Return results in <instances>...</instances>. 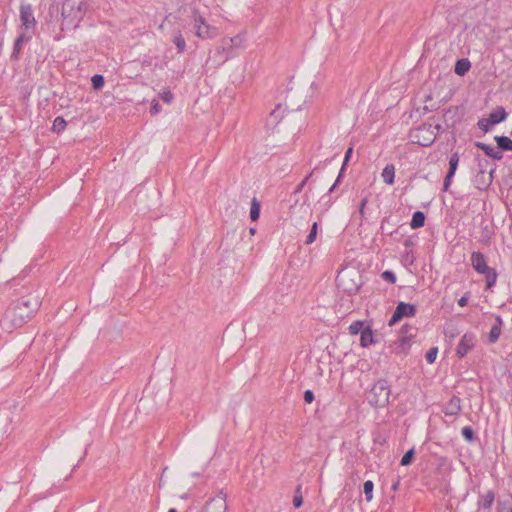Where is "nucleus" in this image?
Wrapping results in <instances>:
<instances>
[{
    "label": "nucleus",
    "instance_id": "1",
    "mask_svg": "<svg viewBox=\"0 0 512 512\" xmlns=\"http://www.w3.org/2000/svg\"><path fill=\"white\" fill-rule=\"evenodd\" d=\"M40 306V295L34 293H29L12 302L1 320L2 329L10 333L23 326L34 316Z\"/></svg>",
    "mask_w": 512,
    "mask_h": 512
},
{
    "label": "nucleus",
    "instance_id": "2",
    "mask_svg": "<svg viewBox=\"0 0 512 512\" xmlns=\"http://www.w3.org/2000/svg\"><path fill=\"white\" fill-rule=\"evenodd\" d=\"M442 130L443 128L440 124L433 125L431 123H424L411 133V137L414 143L428 147L435 142L437 135Z\"/></svg>",
    "mask_w": 512,
    "mask_h": 512
},
{
    "label": "nucleus",
    "instance_id": "3",
    "mask_svg": "<svg viewBox=\"0 0 512 512\" xmlns=\"http://www.w3.org/2000/svg\"><path fill=\"white\" fill-rule=\"evenodd\" d=\"M391 393L390 385L387 380H378L371 388L368 394V402L375 407H385L389 402Z\"/></svg>",
    "mask_w": 512,
    "mask_h": 512
},
{
    "label": "nucleus",
    "instance_id": "4",
    "mask_svg": "<svg viewBox=\"0 0 512 512\" xmlns=\"http://www.w3.org/2000/svg\"><path fill=\"white\" fill-rule=\"evenodd\" d=\"M192 21L194 34L198 38L207 40L213 39L218 35V29L209 25L196 9L192 10Z\"/></svg>",
    "mask_w": 512,
    "mask_h": 512
},
{
    "label": "nucleus",
    "instance_id": "5",
    "mask_svg": "<svg viewBox=\"0 0 512 512\" xmlns=\"http://www.w3.org/2000/svg\"><path fill=\"white\" fill-rule=\"evenodd\" d=\"M226 510V494L220 490L214 497L206 502L202 512H225Z\"/></svg>",
    "mask_w": 512,
    "mask_h": 512
},
{
    "label": "nucleus",
    "instance_id": "6",
    "mask_svg": "<svg viewBox=\"0 0 512 512\" xmlns=\"http://www.w3.org/2000/svg\"><path fill=\"white\" fill-rule=\"evenodd\" d=\"M416 311L417 309L415 305L405 302H399L398 305L396 306V309L391 319L389 320V326H393L403 317H413L416 314Z\"/></svg>",
    "mask_w": 512,
    "mask_h": 512
},
{
    "label": "nucleus",
    "instance_id": "7",
    "mask_svg": "<svg viewBox=\"0 0 512 512\" xmlns=\"http://www.w3.org/2000/svg\"><path fill=\"white\" fill-rule=\"evenodd\" d=\"M506 111L502 106L497 107L489 114L487 119H482V132L487 133L490 126L498 124L506 119Z\"/></svg>",
    "mask_w": 512,
    "mask_h": 512
},
{
    "label": "nucleus",
    "instance_id": "8",
    "mask_svg": "<svg viewBox=\"0 0 512 512\" xmlns=\"http://www.w3.org/2000/svg\"><path fill=\"white\" fill-rule=\"evenodd\" d=\"M414 328L409 325H404L401 328V335L399 339L395 342L399 348H401V352H405L408 347L412 337H414Z\"/></svg>",
    "mask_w": 512,
    "mask_h": 512
},
{
    "label": "nucleus",
    "instance_id": "9",
    "mask_svg": "<svg viewBox=\"0 0 512 512\" xmlns=\"http://www.w3.org/2000/svg\"><path fill=\"white\" fill-rule=\"evenodd\" d=\"M475 342H476V339H475V336L472 335V334H465L463 335V337L461 338V341L457 347V355L459 357H464L468 351L474 347L475 345Z\"/></svg>",
    "mask_w": 512,
    "mask_h": 512
},
{
    "label": "nucleus",
    "instance_id": "10",
    "mask_svg": "<svg viewBox=\"0 0 512 512\" xmlns=\"http://www.w3.org/2000/svg\"><path fill=\"white\" fill-rule=\"evenodd\" d=\"M20 19L26 29L33 27L36 23L31 5L22 4L20 7Z\"/></svg>",
    "mask_w": 512,
    "mask_h": 512
},
{
    "label": "nucleus",
    "instance_id": "11",
    "mask_svg": "<svg viewBox=\"0 0 512 512\" xmlns=\"http://www.w3.org/2000/svg\"><path fill=\"white\" fill-rule=\"evenodd\" d=\"M489 320H491V328L488 334V341L489 343H495L501 334V327H502V319L497 317H489Z\"/></svg>",
    "mask_w": 512,
    "mask_h": 512
},
{
    "label": "nucleus",
    "instance_id": "12",
    "mask_svg": "<svg viewBox=\"0 0 512 512\" xmlns=\"http://www.w3.org/2000/svg\"><path fill=\"white\" fill-rule=\"evenodd\" d=\"M482 274L485 276L486 287L490 289L496 282L497 273L496 270L487 266L486 262L482 258Z\"/></svg>",
    "mask_w": 512,
    "mask_h": 512
},
{
    "label": "nucleus",
    "instance_id": "13",
    "mask_svg": "<svg viewBox=\"0 0 512 512\" xmlns=\"http://www.w3.org/2000/svg\"><path fill=\"white\" fill-rule=\"evenodd\" d=\"M460 399L458 397H452L450 401L444 407V413L446 415H456L460 411Z\"/></svg>",
    "mask_w": 512,
    "mask_h": 512
},
{
    "label": "nucleus",
    "instance_id": "14",
    "mask_svg": "<svg viewBox=\"0 0 512 512\" xmlns=\"http://www.w3.org/2000/svg\"><path fill=\"white\" fill-rule=\"evenodd\" d=\"M383 181L388 184L392 185L394 183L395 178V167L393 164H387L381 174Z\"/></svg>",
    "mask_w": 512,
    "mask_h": 512
},
{
    "label": "nucleus",
    "instance_id": "15",
    "mask_svg": "<svg viewBox=\"0 0 512 512\" xmlns=\"http://www.w3.org/2000/svg\"><path fill=\"white\" fill-rule=\"evenodd\" d=\"M482 151H484V153L495 159V160H501L503 158V153L502 151L499 149L498 146H490V145H485V144H482Z\"/></svg>",
    "mask_w": 512,
    "mask_h": 512
},
{
    "label": "nucleus",
    "instance_id": "16",
    "mask_svg": "<svg viewBox=\"0 0 512 512\" xmlns=\"http://www.w3.org/2000/svg\"><path fill=\"white\" fill-rule=\"evenodd\" d=\"M360 334V344L362 347H368L369 345L374 343V337L370 326L367 325Z\"/></svg>",
    "mask_w": 512,
    "mask_h": 512
},
{
    "label": "nucleus",
    "instance_id": "17",
    "mask_svg": "<svg viewBox=\"0 0 512 512\" xmlns=\"http://www.w3.org/2000/svg\"><path fill=\"white\" fill-rule=\"evenodd\" d=\"M470 67V61L466 58H462L457 60L454 70L456 74H458L459 76H463L469 71Z\"/></svg>",
    "mask_w": 512,
    "mask_h": 512
},
{
    "label": "nucleus",
    "instance_id": "18",
    "mask_svg": "<svg viewBox=\"0 0 512 512\" xmlns=\"http://www.w3.org/2000/svg\"><path fill=\"white\" fill-rule=\"evenodd\" d=\"M425 224V214L422 211H416L412 215V220L410 222V227L412 229H418L423 227Z\"/></svg>",
    "mask_w": 512,
    "mask_h": 512
},
{
    "label": "nucleus",
    "instance_id": "19",
    "mask_svg": "<svg viewBox=\"0 0 512 512\" xmlns=\"http://www.w3.org/2000/svg\"><path fill=\"white\" fill-rule=\"evenodd\" d=\"M495 141L497 146L502 151H511L512 150V140L506 136H496Z\"/></svg>",
    "mask_w": 512,
    "mask_h": 512
},
{
    "label": "nucleus",
    "instance_id": "20",
    "mask_svg": "<svg viewBox=\"0 0 512 512\" xmlns=\"http://www.w3.org/2000/svg\"><path fill=\"white\" fill-rule=\"evenodd\" d=\"M260 217V203L256 198L251 201L250 218L252 221H257Z\"/></svg>",
    "mask_w": 512,
    "mask_h": 512
},
{
    "label": "nucleus",
    "instance_id": "21",
    "mask_svg": "<svg viewBox=\"0 0 512 512\" xmlns=\"http://www.w3.org/2000/svg\"><path fill=\"white\" fill-rule=\"evenodd\" d=\"M173 43L175 44V46L177 47V50L179 53H182L185 51V48H186V42H185V39L182 35V33L180 31H178L174 38H173Z\"/></svg>",
    "mask_w": 512,
    "mask_h": 512
},
{
    "label": "nucleus",
    "instance_id": "22",
    "mask_svg": "<svg viewBox=\"0 0 512 512\" xmlns=\"http://www.w3.org/2000/svg\"><path fill=\"white\" fill-rule=\"evenodd\" d=\"M374 483L371 480H367L363 484V491L367 502L373 499Z\"/></svg>",
    "mask_w": 512,
    "mask_h": 512
},
{
    "label": "nucleus",
    "instance_id": "23",
    "mask_svg": "<svg viewBox=\"0 0 512 512\" xmlns=\"http://www.w3.org/2000/svg\"><path fill=\"white\" fill-rule=\"evenodd\" d=\"M242 41L241 36L237 35L235 37L225 39L222 41V46L218 47V50L220 49L224 50L226 46H238Z\"/></svg>",
    "mask_w": 512,
    "mask_h": 512
},
{
    "label": "nucleus",
    "instance_id": "24",
    "mask_svg": "<svg viewBox=\"0 0 512 512\" xmlns=\"http://www.w3.org/2000/svg\"><path fill=\"white\" fill-rule=\"evenodd\" d=\"M365 327L366 326H365L364 321L358 320V321H355L352 324H350L349 332L352 335H357V334L361 333L365 329Z\"/></svg>",
    "mask_w": 512,
    "mask_h": 512
},
{
    "label": "nucleus",
    "instance_id": "25",
    "mask_svg": "<svg viewBox=\"0 0 512 512\" xmlns=\"http://www.w3.org/2000/svg\"><path fill=\"white\" fill-rule=\"evenodd\" d=\"M459 163V155L457 152L453 153L449 159V169L448 172L450 175H455Z\"/></svg>",
    "mask_w": 512,
    "mask_h": 512
},
{
    "label": "nucleus",
    "instance_id": "26",
    "mask_svg": "<svg viewBox=\"0 0 512 512\" xmlns=\"http://www.w3.org/2000/svg\"><path fill=\"white\" fill-rule=\"evenodd\" d=\"M66 121L63 117L61 116H58L55 118L54 122H53V126H52V130L56 133H60L61 131H63L66 127Z\"/></svg>",
    "mask_w": 512,
    "mask_h": 512
},
{
    "label": "nucleus",
    "instance_id": "27",
    "mask_svg": "<svg viewBox=\"0 0 512 512\" xmlns=\"http://www.w3.org/2000/svg\"><path fill=\"white\" fill-rule=\"evenodd\" d=\"M317 232H318V224H317V222H314L312 224L309 234L306 237V240H305L306 245H310L316 240Z\"/></svg>",
    "mask_w": 512,
    "mask_h": 512
},
{
    "label": "nucleus",
    "instance_id": "28",
    "mask_svg": "<svg viewBox=\"0 0 512 512\" xmlns=\"http://www.w3.org/2000/svg\"><path fill=\"white\" fill-rule=\"evenodd\" d=\"M104 77L100 74H96L91 79V84L94 90H100L104 86Z\"/></svg>",
    "mask_w": 512,
    "mask_h": 512
},
{
    "label": "nucleus",
    "instance_id": "29",
    "mask_svg": "<svg viewBox=\"0 0 512 512\" xmlns=\"http://www.w3.org/2000/svg\"><path fill=\"white\" fill-rule=\"evenodd\" d=\"M414 455H415V450L412 448L410 450H408L402 457L401 461H400V464L402 466H407V465H410L413 461V458H414Z\"/></svg>",
    "mask_w": 512,
    "mask_h": 512
},
{
    "label": "nucleus",
    "instance_id": "30",
    "mask_svg": "<svg viewBox=\"0 0 512 512\" xmlns=\"http://www.w3.org/2000/svg\"><path fill=\"white\" fill-rule=\"evenodd\" d=\"M302 504H303V497L301 494V486L299 485L295 491V495L293 498V505L295 508H299V507H301Z\"/></svg>",
    "mask_w": 512,
    "mask_h": 512
},
{
    "label": "nucleus",
    "instance_id": "31",
    "mask_svg": "<svg viewBox=\"0 0 512 512\" xmlns=\"http://www.w3.org/2000/svg\"><path fill=\"white\" fill-rule=\"evenodd\" d=\"M317 170V167H315L299 184L298 186L296 187L295 189V192L294 193H300L304 186L307 184L308 180L312 178L314 172Z\"/></svg>",
    "mask_w": 512,
    "mask_h": 512
},
{
    "label": "nucleus",
    "instance_id": "32",
    "mask_svg": "<svg viewBox=\"0 0 512 512\" xmlns=\"http://www.w3.org/2000/svg\"><path fill=\"white\" fill-rule=\"evenodd\" d=\"M471 260L473 268L480 273V251L473 252Z\"/></svg>",
    "mask_w": 512,
    "mask_h": 512
},
{
    "label": "nucleus",
    "instance_id": "33",
    "mask_svg": "<svg viewBox=\"0 0 512 512\" xmlns=\"http://www.w3.org/2000/svg\"><path fill=\"white\" fill-rule=\"evenodd\" d=\"M437 354H438V348L437 347H432L428 350V352L426 353V360L428 363L432 364L436 357H437Z\"/></svg>",
    "mask_w": 512,
    "mask_h": 512
},
{
    "label": "nucleus",
    "instance_id": "34",
    "mask_svg": "<svg viewBox=\"0 0 512 512\" xmlns=\"http://www.w3.org/2000/svg\"><path fill=\"white\" fill-rule=\"evenodd\" d=\"M461 433H462V436L467 441H472L474 439V431L470 426L463 427Z\"/></svg>",
    "mask_w": 512,
    "mask_h": 512
},
{
    "label": "nucleus",
    "instance_id": "35",
    "mask_svg": "<svg viewBox=\"0 0 512 512\" xmlns=\"http://www.w3.org/2000/svg\"><path fill=\"white\" fill-rule=\"evenodd\" d=\"M382 279L389 282V283H395L396 282V276L395 274L390 271V270H386L382 273L381 275Z\"/></svg>",
    "mask_w": 512,
    "mask_h": 512
},
{
    "label": "nucleus",
    "instance_id": "36",
    "mask_svg": "<svg viewBox=\"0 0 512 512\" xmlns=\"http://www.w3.org/2000/svg\"><path fill=\"white\" fill-rule=\"evenodd\" d=\"M476 208H477V200H475L474 203L470 202L467 207V211L465 212V217L468 218L470 216H473L476 213Z\"/></svg>",
    "mask_w": 512,
    "mask_h": 512
},
{
    "label": "nucleus",
    "instance_id": "37",
    "mask_svg": "<svg viewBox=\"0 0 512 512\" xmlns=\"http://www.w3.org/2000/svg\"><path fill=\"white\" fill-rule=\"evenodd\" d=\"M352 153H353V148L352 147H349L345 153V156H344V161H343V164H342V171L345 170V167L347 165V163L349 162L351 156H352Z\"/></svg>",
    "mask_w": 512,
    "mask_h": 512
},
{
    "label": "nucleus",
    "instance_id": "38",
    "mask_svg": "<svg viewBox=\"0 0 512 512\" xmlns=\"http://www.w3.org/2000/svg\"><path fill=\"white\" fill-rule=\"evenodd\" d=\"M453 176L454 175H450V173L447 172L443 183V191H447L449 189Z\"/></svg>",
    "mask_w": 512,
    "mask_h": 512
},
{
    "label": "nucleus",
    "instance_id": "39",
    "mask_svg": "<svg viewBox=\"0 0 512 512\" xmlns=\"http://www.w3.org/2000/svg\"><path fill=\"white\" fill-rule=\"evenodd\" d=\"M368 203V198L367 197H364L362 200H361V203L359 205V214L361 216V218L364 217V210H365V207Z\"/></svg>",
    "mask_w": 512,
    "mask_h": 512
},
{
    "label": "nucleus",
    "instance_id": "40",
    "mask_svg": "<svg viewBox=\"0 0 512 512\" xmlns=\"http://www.w3.org/2000/svg\"><path fill=\"white\" fill-rule=\"evenodd\" d=\"M314 400V393L311 390H306L304 392V401L306 403H312Z\"/></svg>",
    "mask_w": 512,
    "mask_h": 512
},
{
    "label": "nucleus",
    "instance_id": "41",
    "mask_svg": "<svg viewBox=\"0 0 512 512\" xmlns=\"http://www.w3.org/2000/svg\"><path fill=\"white\" fill-rule=\"evenodd\" d=\"M493 501H494V494L492 492H488L485 495L484 506L485 507H489L492 504Z\"/></svg>",
    "mask_w": 512,
    "mask_h": 512
},
{
    "label": "nucleus",
    "instance_id": "42",
    "mask_svg": "<svg viewBox=\"0 0 512 512\" xmlns=\"http://www.w3.org/2000/svg\"><path fill=\"white\" fill-rule=\"evenodd\" d=\"M161 99L166 102V103H170L173 99V95L170 91H164L162 94H161Z\"/></svg>",
    "mask_w": 512,
    "mask_h": 512
},
{
    "label": "nucleus",
    "instance_id": "43",
    "mask_svg": "<svg viewBox=\"0 0 512 512\" xmlns=\"http://www.w3.org/2000/svg\"><path fill=\"white\" fill-rule=\"evenodd\" d=\"M498 512H512V509L504 503H499Z\"/></svg>",
    "mask_w": 512,
    "mask_h": 512
},
{
    "label": "nucleus",
    "instance_id": "44",
    "mask_svg": "<svg viewBox=\"0 0 512 512\" xmlns=\"http://www.w3.org/2000/svg\"><path fill=\"white\" fill-rule=\"evenodd\" d=\"M159 111H160V105L158 102L154 101L152 103L150 112H151V114H157Z\"/></svg>",
    "mask_w": 512,
    "mask_h": 512
},
{
    "label": "nucleus",
    "instance_id": "45",
    "mask_svg": "<svg viewBox=\"0 0 512 512\" xmlns=\"http://www.w3.org/2000/svg\"><path fill=\"white\" fill-rule=\"evenodd\" d=\"M22 41H23V39H22V37H21V36H20V37H18V38L15 40V43H14V53H15V52H18V51L20 50V48H21V44H22Z\"/></svg>",
    "mask_w": 512,
    "mask_h": 512
},
{
    "label": "nucleus",
    "instance_id": "46",
    "mask_svg": "<svg viewBox=\"0 0 512 512\" xmlns=\"http://www.w3.org/2000/svg\"><path fill=\"white\" fill-rule=\"evenodd\" d=\"M468 299V296L464 295L458 300V304L463 307L468 303Z\"/></svg>",
    "mask_w": 512,
    "mask_h": 512
},
{
    "label": "nucleus",
    "instance_id": "47",
    "mask_svg": "<svg viewBox=\"0 0 512 512\" xmlns=\"http://www.w3.org/2000/svg\"><path fill=\"white\" fill-rule=\"evenodd\" d=\"M342 174H343V171H342V169H341V170H340V173H339V175H338V177H337V179H336V181L334 182V187H337V186H338V184L340 183V181H341V177H342Z\"/></svg>",
    "mask_w": 512,
    "mask_h": 512
},
{
    "label": "nucleus",
    "instance_id": "48",
    "mask_svg": "<svg viewBox=\"0 0 512 512\" xmlns=\"http://www.w3.org/2000/svg\"><path fill=\"white\" fill-rule=\"evenodd\" d=\"M357 287L355 288H345L346 291H348L349 293H351L352 291H357Z\"/></svg>",
    "mask_w": 512,
    "mask_h": 512
},
{
    "label": "nucleus",
    "instance_id": "49",
    "mask_svg": "<svg viewBox=\"0 0 512 512\" xmlns=\"http://www.w3.org/2000/svg\"><path fill=\"white\" fill-rule=\"evenodd\" d=\"M337 281L339 282V285H341L343 282V277L338 276Z\"/></svg>",
    "mask_w": 512,
    "mask_h": 512
},
{
    "label": "nucleus",
    "instance_id": "50",
    "mask_svg": "<svg viewBox=\"0 0 512 512\" xmlns=\"http://www.w3.org/2000/svg\"><path fill=\"white\" fill-rule=\"evenodd\" d=\"M336 187H334V184L331 186V188L328 191V194L332 193L335 190Z\"/></svg>",
    "mask_w": 512,
    "mask_h": 512
},
{
    "label": "nucleus",
    "instance_id": "51",
    "mask_svg": "<svg viewBox=\"0 0 512 512\" xmlns=\"http://www.w3.org/2000/svg\"><path fill=\"white\" fill-rule=\"evenodd\" d=\"M276 113H277V110H274V111L271 112L270 116L271 117H276Z\"/></svg>",
    "mask_w": 512,
    "mask_h": 512
},
{
    "label": "nucleus",
    "instance_id": "52",
    "mask_svg": "<svg viewBox=\"0 0 512 512\" xmlns=\"http://www.w3.org/2000/svg\"><path fill=\"white\" fill-rule=\"evenodd\" d=\"M475 146H476L477 148H480V147H481L480 142L476 141V142H475Z\"/></svg>",
    "mask_w": 512,
    "mask_h": 512
},
{
    "label": "nucleus",
    "instance_id": "53",
    "mask_svg": "<svg viewBox=\"0 0 512 512\" xmlns=\"http://www.w3.org/2000/svg\"><path fill=\"white\" fill-rule=\"evenodd\" d=\"M325 203H326L327 205H330V204H331V200H330V199H327V200L325 201Z\"/></svg>",
    "mask_w": 512,
    "mask_h": 512
},
{
    "label": "nucleus",
    "instance_id": "54",
    "mask_svg": "<svg viewBox=\"0 0 512 512\" xmlns=\"http://www.w3.org/2000/svg\"><path fill=\"white\" fill-rule=\"evenodd\" d=\"M168 512H177L175 508H171Z\"/></svg>",
    "mask_w": 512,
    "mask_h": 512
},
{
    "label": "nucleus",
    "instance_id": "55",
    "mask_svg": "<svg viewBox=\"0 0 512 512\" xmlns=\"http://www.w3.org/2000/svg\"><path fill=\"white\" fill-rule=\"evenodd\" d=\"M328 195H324L321 197V200H325L327 198Z\"/></svg>",
    "mask_w": 512,
    "mask_h": 512
}]
</instances>
